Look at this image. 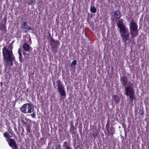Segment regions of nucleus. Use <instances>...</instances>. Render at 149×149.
Wrapping results in <instances>:
<instances>
[{
    "instance_id": "nucleus-1",
    "label": "nucleus",
    "mask_w": 149,
    "mask_h": 149,
    "mask_svg": "<svg viewBox=\"0 0 149 149\" xmlns=\"http://www.w3.org/2000/svg\"><path fill=\"white\" fill-rule=\"evenodd\" d=\"M3 54L6 64L8 65H12L14 57L13 54L12 48L10 47V45L8 48L4 47L3 49Z\"/></svg>"
},
{
    "instance_id": "nucleus-2",
    "label": "nucleus",
    "mask_w": 149,
    "mask_h": 149,
    "mask_svg": "<svg viewBox=\"0 0 149 149\" xmlns=\"http://www.w3.org/2000/svg\"><path fill=\"white\" fill-rule=\"evenodd\" d=\"M130 29L132 38H134L137 36L138 26L134 22L131 21Z\"/></svg>"
},
{
    "instance_id": "nucleus-3",
    "label": "nucleus",
    "mask_w": 149,
    "mask_h": 149,
    "mask_svg": "<svg viewBox=\"0 0 149 149\" xmlns=\"http://www.w3.org/2000/svg\"><path fill=\"white\" fill-rule=\"evenodd\" d=\"M34 109L33 106L30 104L26 103L24 104L21 108V111L23 113H31Z\"/></svg>"
},
{
    "instance_id": "nucleus-4",
    "label": "nucleus",
    "mask_w": 149,
    "mask_h": 149,
    "mask_svg": "<svg viewBox=\"0 0 149 149\" xmlns=\"http://www.w3.org/2000/svg\"><path fill=\"white\" fill-rule=\"evenodd\" d=\"M125 94L129 96L131 100H133L135 99L134 92L133 87L130 86H127L125 88Z\"/></svg>"
},
{
    "instance_id": "nucleus-5",
    "label": "nucleus",
    "mask_w": 149,
    "mask_h": 149,
    "mask_svg": "<svg viewBox=\"0 0 149 149\" xmlns=\"http://www.w3.org/2000/svg\"><path fill=\"white\" fill-rule=\"evenodd\" d=\"M56 82L57 84L58 91L61 97L64 99L65 97L66 93L63 85L60 81L58 80Z\"/></svg>"
},
{
    "instance_id": "nucleus-6",
    "label": "nucleus",
    "mask_w": 149,
    "mask_h": 149,
    "mask_svg": "<svg viewBox=\"0 0 149 149\" xmlns=\"http://www.w3.org/2000/svg\"><path fill=\"white\" fill-rule=\"evenodd\" d=\"M120 33L122 37L123 38V40L125 42L127 40L129 36V30L125 27L120 29Z\"/></svg>"
},
{
    "instance_id": "nucleus-7",
    "label": "nucleus",
    "mask_w": 149,
    "mask_h": 149,
    "mask_svg": "<svg viewBox=\"0 0 149 149\" xmlns=\"http://www.w3.org/2000/svg\"><path fill=\"white\" fill-rule=\"evenodd\" d=\"M6 141L8 142L9 145L13 149H18L16 143V142L14 139H7Z\"/></svg>"
},
{
    "instance_id": "nucleus-8",
    "label": "nucleus",
    "mask_w": 149,
    "mask_h": 149,
    "mask_svg": "<svg viewBox=\"0 0 149 149\" xmlns=\"http://www.w3.org/2000/svg\"><path fill=\"white\" fill-rule=\"evenodd\" d=\"M26 22H23V23L22 24V27L24 28V29L25 31H26L29 30H32V28L26 25Z\"/></svg>"
},
{
    "instance_id": "nucleus-9",
    "label": "nucleus",
    "mask_w": 149,
    "mask_h": 149,
    "mask_svg": "<svg viewBox=\"0 0 149 149\" xmlns=\"http://www.w3.org/2000/svg\"><path fill=\"white\" fill-rule=\"evenodd\" d=\"M23 47L24 51H29L30 48V46L28 44L26 43H25L23 45Z\"/></svg>"
},
{
    "instance_id": "nucleus-10",
    "label": "nucleus",
    "mask_w": 149,
    "mask_h": 149,
    "mask_svg": "<svg viewBox=\"0 0 149 149\" xmlns=\"http://www.w3.org/2000/svg\"><path fill=\"white\" fill-rule=\"evenodd\" d=\"M117 24L118 27L120 29L125 27V26L123 24V22L122 20L119 21Z\"/></svg>"
},
{
    "instance_id": "nucleus-11",
    "label": "nucleus",
    "mask_w": 149,
    "mask_h": 149,
    "mask_svg": "<svg viewBox=\"0 0 149 149\" xmlns=\"http://www.w3.org/2000/svg\"><path fill=\"white\" fill-rule=\"evenodd\" d=\"M113 98L116 103H118L119 102L120 98L118 95H114Z\"/></svg>"
},
{
    "instance_id": "nucleus-12",
    "label": "nucleus",
    "mask_w": 149,
    "mask_h": 149,
    "mask_svg": "<svg viewBox=\"0 0 149 149\" xmlns=\"http://www.w3.org/2000/svg\"><path fill=\"white\" fill-rule=\"evenodd\" d=\"M114 14L115 16L117 19L119 18L121 16V14L120 13L118 10L115 11Z\"/></svg>"
},
{
    "instance_id": "nucleus-13",
    "label": "nucleus",
    "mask_w": 149,
    "mask_h": 149,
    "mask_svg": "<svg viewBox=\"0 0 149 149\" xmlns=\"http://www.w3.org/2000/svg\"><path fill=\"white\" fill-rule=\"evenodd\" d=\"M27 3L28 4L33 6L36 3V0H27Z\"/></svg>"
},
{
    "instance_id": "nucleus-14",
    "label": "nucleus",
    "mask_w": 149,
    "mask_h": 149,
    "mask_svg": "<svg viewBox=\"0 0 149 149\" xmlns=\"http://www.w3.org/2000/svg\"><path fill=\"white\" fill-rule=\"evenodd\" d=\"M127 78L125 77H123L121 78V81L123 85H125L127 83Z\"/></svg>"
},
{
    "instance_id": "nucleus-15",
    "label": "nucleus",
    "mask_w": 149,
    "mask_h": 149,
    "mask_svg": "<svg viewBox=\"0 0 149 149\" xmlns=\"http://www.w3.org/2000/svg\"><path fill=\"white\" fill-rule=\"evenodd\" d=\"M20 50H21L19 48L18 50V53L19 55V59L21 62H23V61L22 58V55L21 53Z\"/></svg>"
},
{
    "instance_id": "nucleus-16",
    "label": "nucleus",
    "mask_w": 149,
    "mask_h": 149,
    "mask_svg": "<svg viewBox=\"0 0 149 149\" xmlns=\"http://www.w3.org/2000/svg\"><path fill=\"white\" fill-rule=\"evenodd\" d=\"M90 10L91 12L93 13H95L97 11L96 8L94 7H91L90 8Z\"/></svg>"
},
{
    "instance_id": "nucleus-17",
    "label": "nucleus",
    "mask_w": 149,
    "mask_h": 149,
    "mask_svg": "<svg viewBox=\"0 0 149 149\" xmlns=\"http://www.w3.org/2000/svg\"><path fill=\"white\" fill-rule=\"evenodd\" d=\"M4 136L6 137H7V139H9V138L12 136H10L9 133L7 132H5L4 134Z\"/></svg>"
},
{
    "instance_id": "nucleus-18",
    "label": "nucleus",
    "mask_w": 149,
    "mask_h": 149,
    "mask_svg": "<svg viewBox=\"0 0 149 149\" xmlns=\"http://www.w3.org/2000/svg\"><path fill=\"white\" fill-rule=\"evenodd\" d=\"M115 132L114 129L113 128L111 127L110 128L109 133L111 134H113Z\"/></svg>"
},
{
    "instance_id": "nucleus-19",
    "label": "nucleus",
    "mask_w": 149,
    "mask_h": 149,
    "mask_svg": "<svg viewBox=\"0 0 149 149\" xmlns=\"http://www.w3.org/2000/svg\"><path fill=\"white\" fill-rule=\"evenodd\" d=\"M77 63V62L76 60H74L72 61L71 64V67H72L73 66L75 65Z\"/></svg>"
},
{
    "instance_id": "nucleus-20",
    "label": "nucleus",
    "mask_w": 149,
    "mask_h": 149,
    "mask_svg": "<svg viewBox=\"0 0 149 149\" xmlns=\"http://www.w3.org/2000/svg\"><path fill=\"white\" fill-rule=\"evenodd\" d=\"M66 143H67V142L66 141H65L64 143V146H65L66 147V149H72V148H70L69 146H66Z\"/></svg>"
},
{
    "instance_id": "nucleus-21",
    "label": "nucleus",
    "mask_w": 149,
    "mask_h": 149,
    "mask_svg": "<svg viewBox=\"0 0 149 149\" xmlns=\"http://www.w3.org/2000/svg\"><path fill=\"white\" fill-rule=\"evenodd\" d=\"M61 146L60 145H58L56 146V149H61Z\"/></svg>"
},
{
    "instance_id": "nucleus-22",
    "label": "nucleus",
    "mask_w": 149,
    "mask_h": 149,
    "mask_svg": "<svg viewBox=\"0 0 149 149\" xmlns=\"http://www.w3.org/2000/svg\"><path fill=\"white\" fill-rule=\"evenodd\" d=\"M93 135L94 137H95L97 135V134L96 132L94 133H93Z\"/></svg>"
},
{
    "instance_id": "nucleus-23",
    "label": "nucleus",
    "mask_w": 149,
    "mask_h": 149,
    "mask_svg": "<svg viewBox=\"0 0 149 149\" xmlns=\"http://www.w3.org/2000/svg\"><path fill=\"white\" fill-rule=\"evenodd\" d=\"M31 116L33 118H35L36 117V115L35 113H33L31 115Z\"/></svg>"
},
{
    "instance_id": "nucleus-24",
    "label": "nucleus",
    "mask_w": 149,
    "mask_h": 149,
    "mask_svg": "<svg viewBox=\"0 0 149 149\" xmlns=\"http://www.w3.org/2000/svg\"><path fill=\"white\" fill-rule=\"evenodd\" d=\"M23 54H25V53H23Z\"/></svg>"
}]
</instances>
